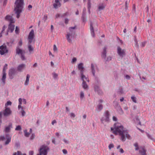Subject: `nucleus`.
<instances>
[{
  "instance_id": "nucleus-1",
  "label": "nucleus",
  "mask_w": 155,
  "mask_h": 155,
  "mask_svg": "<svg viewBox=\"0 0 155 155\" xmlns=\"http://www.w3.org/2000/svg\"><path fill=\"white\" fill-rule=\"evenodd\" d=\"M111 130L112 133L115 135H119L120 137V140L124 141L126 138L128 139H131V137L128 134L127 130L124 128L123 126L120 123H115L114 127H111Z\"/></svg>"
},
{
  "instance_id": "nucleus-2",
  "label": "nucleus",
  "mask_w": 155,
  "mask_h": 155,
  "mask_svg": "<svg viewBox=\"0 0 155 155\" xmlns=\"http://www.w3.org/2000/svg\"><path fill=\"white\" fill-rule=\"evenodd\" d=\"M16 7L15 8V13L16 14V17L18 18L20 16V14L22 11L23 7V0H16L15 2Z\"/></svg>"
},
{
  "instance_id": "nucleus-3",
  "label": "nucleus",
  "mask_w": 155,
  "mask_h": 155,
  "mask_svg": "<svg viewBox=\"0 0 155 155\" xmlns=\"http://www.w3.org/2000/svg\"><path fill=\"white\" fill-rule=\"evenodd\" d=\"M75 28L76 26L70 27L69 29V31L67 32L66 37L69 43H71L72 39L74 38L75 33L74 29Z\"/></svg>"
},
{
  "instance_id": "nucleus-4",
  "label": "nucleus",
  "mask_w": 155,
  "mask_h": 155,
  "mask_svg": "<svg viewBox=\"0 0 155 155\" xmlns=\"http://www.w3.org/2000/svg\"><path fill=\"white\" fill-rule=\"evenodd\" d=\"M49 150L48 146H42L39 150V153L37 155H47Z\"/></svg>"
},
{
  "instance_id": "nucleus-5",
  "label": "nucleus",
  "mask_w": 155,
  "mask_h": 155,
  "mask_svg": "<svg viewBox=\"0 0 155 155\" xmlns=\"http://www.w3.org/2000/svg\"><path fill=\"white\" fill-rule=\"evenodd\" d=\"M107 48L104 47L103 48V51L102 53L101 56L104 59L105 61H109L111 60V57L110 56H107L106 58Z\"/></svg>"
},
{
  "instance_id": "nucleus-6",
  "label": "nucleus",
  "mask_w": 155,
  "mask_h": 155,
  "mask_svg": "<svg viewBox=\"0 0 155 155\" xmlns=\"http://www.w3.org/2000/svg\"><path fill=\"white\" fill-rule=\"evenodd\" d=\"M34 38V32L33 29L31 30L28 36V42L31 43L33 42V43H35Z\"/></svg>"
},
{
  "instance_id": "nucleus-7",
  "label": "nucleus",
  "mask_w": 155,
  "mask_h": 155,
  "mask_svg": "<svg viewBox=\"0 0 155 155\" xmlns=\"http://www.w3.org/2000/svg\"><path fill=\"white\" fill-rule=\"evenodd\" d=\"M16 53L17 54L21 55V57L22 60H25L24 56L25 54V51L21 50L18 47H17L16 49Z\"/></svg>"
},
{
  "instance_id": "nucleus-8",
  "label": "nucleus",
  "mask_w": 155,
  "mask_h": 155,
  "mask_svg": "<svg viewBox=\"0 0 155 155\" xmlns=\"http://www.w3.org/2000/svg\"><path fill=\"white\" fill-rule=\"evenodd\" d=\"M81 78L83 81L82 84L83 88L84 89H87L88 87L86 83V81H87L88 82H89V79L87 77H86L85 76V77H83V78Z\"/></svg>"
},
{
  "instance_id": "nucleus-9",
  "label": "nucleus",
  "mask_w": 155,
  "mask_h": 155,
  "mask_svg": "<svg viewBox=\"0 0 155 155\" xmlns=\"http://www.w3.org/2000/svg\"><path fill=\"white\" fill-rule=\"evenodd\" d=\"M110 114L108 111H105L104 117L101 119V121L103 123L104 122H108L109 120Z\"/></svg>"
},
{
  "instance_id": "nucleus-10",
  "label": "nucleus",
  "mask_w": 155,
  "mask_h": 155,
  "mask_svg": "<svg viewBox=\"0 0 155 155\" xmlns=\"http://www.w3.org/2000/svg\"><path fill=\"white\" fill-rule=\"evenodd\" d=\"M136 150H139V153L140 155H147L146 150L143 147H139V146H135Z\"/></svg>"
},
{
  "instance_id": "nucleus-11",
  "label": "nucleus",
  "mask_w": 155,
  "mask_h": 155,
  "mask_svg": "<svg viewBox=\"0 0 155 155\" xmlns=\"http://www.w3.org/2000/svg\"><path fill=\"white\" fill-rule=\"evenodd\" d=\"M78 70L80 71L81 74V78H83V77H85V75L84 74V67H83V64L82 63H79L78 65Z\"/></svg>"
},
{
  "instance_id": "nucleus-12",
  "label": "nucleus",
  "mask_w": 155,
  "mask_h": 155,
  "mask_svg": "<svg viewBox=\"0 0 155 155\" xmlns=\"http://www.w3.org/2000/svg\"><path fill=\"white\" fill-rule=\"evenodd\" d=\"M104 101L102 99H99L97 102V111H101L103 107Z\"/></svg>"
},
{
  "instance_id": "nucleus-13",
  "label": "nucleus",
  "mask_w": 155,
  "mask_h": 155,
  "mask_svg": "<svg viewBox=\"0 0 155 155\" xmlns=\"http://www.w3.org/2000/svg\"><path fill=\"white\" fill-rule=\"evenodd\" d=\"M0 54L2 55L7 53L8 52L6 46L5 45H2L0 46Z\"/></svg>"
},
{
  "instance_id": "nucleus-14",
  "label": "nucleus",
  "mask_w": 155,
  "mask_h": 155,
  "mask_svg": "<svg viewBox=\"0 0 155 155\" xmlns=\"http://www.w3.org/2000/svg\"><path fill=\"white\" fill-rule=\"evenodd\" d=\"M117 52L118 55L121 57H122L125 55V50L119 47H117Z\"/></svg>"
},
{
  "instance_id": "nucleus-15",
  "label": "nucleus",
  "mask_w": 155,
  "mask_h": 155,
  "mask_svg": "<svg viewBox=\"0 0 155 155\" xmlns=\"http://www.w3.org/2000/svg\"><path fill=\"white\" fill-rule=\"evenodd\" d=\"M5 109L3 113V114L5 116H8L12 114V111L9 108L5 107Z\"/></svg>"
},
{
  "instance_id": "nucleus-16",
  "label": "nucleus",
  "mask_w": 155,
  "mask_h": 155,
  "mask_svg": "<svg viewBox=\"0 0 155 155\" xmlns=\"http://www.w3.org/2000/svg\"><path fill=\"white\" fill-rule=\"evenodd\" d=\"M5 19L6 20L10 21L11 23H14L15 22V21L12 18V17L10 15H7L6 16Z\"/></svg>"
},
{
  "instance_id": "nucleus-17",
  "label": "nucleus",
  "mask_w": 155,
  "mask_h": 155,
  "mask_svg": "<svg viewBox=\"0 0 155 155\" xmlns=\"http://www.w3.org/2000/svg\"><path fill=\"white\" fill-rule=\"evenodd\" d=\"M15 70L13 68H11L9 70V75L10 78H13L12 76L15 74Z\"/></svg>"
},
{
  "instance_id": "nucleus-18",
  "label": "nucleus",
  "mask_w": 155,
  "mask_h": 155,
  "mask_svg": "<svg viewBox=\"0 0 155 155\" xmlns=\"http://www.w3.org/2000/svg\"><path fill=\"white\" fill-rule=\"evenodd\" d=\"M53 5L54 8H56L60 7L61 6V4L59 0H55V3L53 4Z\"/></svg>"
},
{
  "instance_id": "nucleus-19",
  "label": "nucleus",
  "mask_w": 155,
  "mask_h": 155,
  "mask_svg": "<svg viewBox=\"0 0 155 155\" xmlns=\"http://www.w3.org/2000/svg\"><path fill=\"white\" fill-rule=\"evenodd\" d=\"M12 127V124L9 123L7 126L5 127L4 131L6 133H9L10 131V129Z\"/></svg>"
},
{
  "instance_id": "nucleus-20",
  "label": "nucleus",
  "mask_w": 155,
  "mask_h": 155,
  "mask_svg": "<svg viewBox=\"0 0 155 155\" xmlns=\"http://www.w3.org/2000/svg\"><path fill=\"white\" fill-rule=\"evenodd\" d=\"M12 24L10 23L9 25L8 31H10L12 32L14 31L15 26Z\"/></svg>"
},
{
  "instance_id": "nucleus-21",
  "label": "nucleus",
  "mask_w": 155,
  "mask_h": 155,
  "mask_svg": "<svg viewBox=\"0 0 155 155\" xmlns=\"http://www.w3.org/2000/svg\"><path fill=\"white\" fill-rule=\"evenodd\" d=\"M6 137V140L5 142V144L6 145L8 144L11 141V137L9 136V135L8 134L5 135Z\"/></svg>"
},
{
  "instance_id": "nucleus-22",
  "label": "nucleus",
  "mask_w": 155,
  "mask_h": 155,
  "mask_svg": "<svg viewBox=\"0 0 155 155\" xmlns=\"http://www.w3.org/2000/svg\"><path fill=\"white\" fill-rule=\"evenodd\" d=\"M25 67V65L24 64H20L17 67L18 70L19 71H21Z\"/></svg>"
},
{
  "instance_id": "nucleus-23",
  "label": "nucleus",
  "mask_w": 155,
  "mask_h": 155,
  "mask_svg": "<svg viewBox=\"0 0 155 155\" xmlns=\"http://www.w3.org/2000/svg\"><path fill=\"white\" fill-rule=\"evenodd\" d=\"M31 43H29V42H28V48L30 53H31L32 52H33L34 51V48L31 44Z\"/></svg>"
},
{
  "instance_id": "nucleus-24",
  "label": "nucleus",
  "mask_w": 155,
  "mask_h": 155,
  "mask_svg": "<svg viewBox=\"0 0 155 155\" xmlns=\"http://www.w3.org/2000/svg\"><path fill=\"white\" fill-rule=\"evenodd\" d=\"M93 24L91 23L90 25V30L91 32V35L93 37H95L94 32L93 29Z\"/></svg>"
},
{
  "instance_id": "nucleus-25",
  "label": "nucleus",
  "mask_w": 155,
  "mask_h": 155,
  "mask_svg": "<svg viewBox=\"0 0 155 155\" xmlns=\"http://www.w3.org/2000/svg\"><path fill=\"white\" fill-rule=\"evenodd\" d=\"M30 78V76L28 74L26 76V80L24 83V84L25 85H27L28 84Z\"/></svg>"
},
{
  "instance_id": "nucleus-26",
  "label": "nucleus",
  "mask_w": 155,
  "mask_h": 155,
  "mask_svg": "<svg viewBox=\"0 0 155 155\" xmlns=\"http://www.w3.org/2000/svg\"><path fill=\"white\" fill-rule=\"evenodd\" d=\"M6 78V74L5 72H3V76L2 80L4 84L5 83V79Z\"/></svg>"
},
{
  "instance_id": "nucleus-27",
  "label": "nucleus",
  "mask_w": 155,
  "mask_h": 155,
  "mask_svg": "<svg viewBox=\"0 0 155 155\" xmlns=\"http://www.w3.org/2000/svg\"><path fill=\"white\" fill-rule=\"evenodd\" d=\"M22 99L21 98H19L18 99V101H19V104L18 106V108L19 110L21 108H23L21 106V105L22 104Z\"/></svg>"
},
{
  "instance_id": "nucleus-28",
  "label": "nucleus",
  "mask_w": 155,
  "mask_h": 155,
  "mask_svg": "<svg viewBox=\"0 0 155 155\" xmlns=\"http://www.w3.org/2000/svg\"><path fill=\"white\" fill-rule=\"evenodd\" d=\"M105 6V5L104 3L100 4L98 7V9L100 10H103Z\"/></svg>"
},
{
  "instance_id": "nucleus-29",
  "label": "nucleus",
  "mask_w": 155,
  "mask_h": 155,
  "mask_svg": "<svg viewBox=\"0 0 155 155\" xmlns=\"http://www.w3.org/2000/svg\"><path fill=\"white\" fill-rule=\"evenodd\" d=\"M24 135L25 137H29L30 134V133L27 132V130H24Z\"/></svg>"
},
{
  "instance_id": "nucleus-30",
  "label": "nucleus",
  "mask_w": 155,
  "mask_h": 155,
  "mask_svg": "<svg viewBox=\"0 0 155 155\" xmlns=\"http://www.w3.org/2000/svg\"><path fill=\"white\" fill-rule=\"evenodd\" d=\"M12 104V103L10 101H8L5 104V107H8L7 106H11Z\"/></svg>"
},
{
  "instance_id": "nucleus-31",
  "label": "nucleus",
  "mask_w": 155,
  "mask_h": 155,
  "mask_svg": "<svg viewBox=\"0 0 155 155\" xmlns=\"http://www.w3.org/2000/svg\"><path fill=\"white\" fill-rule=\"evenodd\" d=\"M131 99L132 100L133 102L135 103H137V98L134 96H131Z\"/></svg>"
},
{
  "instance_id": "nucleus-32",
  "label": "nucleus",
  "mask_w": 155,
  "mask_h": 155,
  "mask_svg": "<svg viewBox=\"0 0 155 155\" xmlns=\"http://www.w3.org/2000/svg\"><path fill=\"white\" fill-rule=\"evenodd\" d=\"M84 97V94L83 92L81 91L80 94V98L82 100Z\"/></svg>"
},
{
  "instance_id": "nucleus-33",
  "label": "nucleus",
  "mask_w": 155,
  "mask_h": 155,
  "mask_svg": "<svg viewBox=\"0 0 155 155\" xmlns=\"http://www.w3.org/2000/svg\"><path fill=\"white\" fill-rule=\"evenodd\" d=\"M20 109H21L20 112L21 113V115L22 116H24L25 114V112L23 110V108H21Z\"/></svg>"
},
{
  "instance_id": "nucleus-34",
  "label": "nucleus",
  "mask_w": 155,
  "mask_h": 155,
  "mask_svg": "<svg viewBox=\"0 0 155 155\" xmlns=\"http://www.w3.org/2000/svg\"><path fill=\"white\" fill-rule=\"evenodd\" d=\"M103 92L102 90L99 88L97 87V94L99 95L102 94Z\"/></svg>"
},
{
  "instance_id": "nucleus-35",
  "label": "nucleus",
  "mask_w": 155,
  "mask_h": 155,
  "mask_svg": "<svg viewBox=\"0 0 155 155\" xmlns=\"http://www.w3.org/2000/svg\"><path fill=\"white\" fill-rule=\"evenodd\" d=\"M118 92L119 94H122L124 93V91L123 88L122 87H120L119 88L118 91Z\"/></svg>"
},
{
  "instance_id": "nucleus-36",
  "label": "nucleus",
  "mask_w": 155,
  "mask_h": 155,
  "mask_svg": "<svg viewBox=\"0 0 155 155\" xmlns=\"http://www.w3.org/2000/svg\"><path fill=\"white\" fill-rule=\"evenodd\" d=\"M21 130V127L20 125L17 126L15 129L16 130Z\"/></svg>"
},
{
  "instance_id": "nucleus-37",
  "label": "nucleus",
  "mask_w": 155,
  "mask_h": 155,
  "mask_svg": "<svg viewBox=\"0 0 155 155\" xmlns=\"http://www.w3.org/2000/svg\"><path fill=\"white\" fill-rule=\"evenodd\" d=\"M5 140V137L4 136H0V141H4Z\"/></svg>"
},
{
  "instance_id": "nucleus-38",
  "label": "nucleus",
  "mask_w": 155,
  "mask_h": 155,
  "mask_svg": "<svg viewBox=\"0 0 155 155\" xmlns=\"http://www.w3.org/2000/svg\"><path fill=\"white\" fill-rule=\"evenodd\" d=\"M12 155H22L21 152L20 151H18L17 153H13Z\"/></svg>"
},
{
  "instance_id": "nucleus-39",
  "label": "nucleus",
  "mask_w": 155,
  "mask_h": 155,
  "mask_svg": "<svg viewBox=\"0 0 155 155\" xmlns=\"http://www.w3.org/2000/svg\"><path fill=\"white\" fill-rule=\"evenodd\" d=\"M7 64H5L3 68V72H5V70L7 69Z\"/></svg>"
},
{
  "instance_id": "nucleus-40",
  "label": "nucleus",
  "mask_w": 155,
  "mask_h": 155,
  "mask_svg": "<svg viewBox=\"0 0 155 155\" xmlns=\"http://www.w3.org/2000/svg\"><path fill=\"white\" fill-rule=\"evenodd\" d=\"M91 68L92 71V73L94 76L95 71L94 70V67L93 64H91Z\"/></svg>"
},
{
  "instance_id": "nucleus-41",
  "label": "nucleus",
  "mask_w": 155,
  "mask_h": 155,
  "mask_svg": "<svg viewBox=\"0 0 155 155\" xmlns=\"http://www.w3.org/2000/svg\"><path fill=\"white\" fill-rule=\"evenodd\" d=\"M147 136L148 137L151 139V140H153V137H152V136L151 135H150L149 134L147 133Z\"/></svg>"
},
{
  "instance_id": "nucleus-42",
  "label": "nucleus",
  "mask_w": 155,
  "mask_h": 155,
  "mask_svg": "<svg viewBox=\"0 0 155 155\" xmlns=\"http://www.w3.org/2000/svg\"><path fill=\"white\" fill-rule=\"evenodd\" d=\"M134 41L135 42V46L136 47L138 48V45L137 40L136 39H135Z\"/></svg>"
},
{
  "instance_id": "nucleus-43",
  "label": "nucleus",
  "mask_w": 155,
  "mask_h": 155,
  "mask_svg": "<svg viewBox=\"0 0 155 155\" xmlns=\"http://www.w3.org/2000/svg\"><path fill=\"white\" fill-rule=\"evenodd\" d=\"M57 48L55 45H54L53 46V50L54 51H57Z\"/></svg>"
},
{
  "instance_id": "nucleus-44",
  "label": "nucleus",
  "mask_w": 155,
  "mask_h": 155,
  "mask_svg": "<svg viewBox=\"0 0 155 155\" xmlns=\"http://www.w3.org/2000/svg\"><path fill=\"white\" fill-rule=\"evenodd\" d=\"M70 117L71 118H74L75 117V114L73 113H71L70 114Z\"/></svg>"
},
{
  "instance_id": "nucleus-45",
  "label": "nucleus",
  "mask_w": 155,
  "mask_h": 155,
  "mask_svg": "<svg viewBox=\"0 0 155 155\" xmlns=\"http://www.w3.org/2000/svg\"><path fill=\"white\" fill-rule=\"evenodd\" d=\"M35 134H32L30 137V139L33 140V139H34L35 138Z\"/></svg>"
},
{
  "instance_id": "nucleus-46",
  "label": "nucleus",
  "mask_w": 155,
  "mask_h": 155,
  "mask_svg": "<svg viewBox=\"0 0 155 155\" xmlns=\"http://www.w3.org/2000/svg\"><path fill=\"white\" fill-rule=\"evenodd\" d=\"M19 29L17 27H16L15 30V32L16 33L18 34L19 33Z\"/></svg>"
},
{
  "instance_id": "nucleus-47",
  "label": "nucleus",
  "mask_w": 155,
  "mask_h": 155,
  "mask_svg": "<svg viewBox=\"0 0 155 155\" xmlns=\"http://www.w3.org/2000/svg\"><path fill=\"white\" fill-rule=\"evenodd\" d=\"M127 80H129L130 79V76L128 75H126L125 76Z\"/></svg>"
},
{
  "instance_id": "nucleus-48",
  "label": "nucleus",
  "mask_w": 155,
  "mask_h": 155,
  "mask_svg": "<svg viewBox=\"0 0 155 155\" xmlns=\"http://www.w3.org/2000/svg\"><path fill=\"white\" fill-rule=\"evenodd\" d=\"M62 151H63V153L64 154H66L67 153H68L67 151V150H66L65 149H63L62 150Z\"/></svg>"
},
{
  "instance_id": "nucleus-49",
  "label": "nucleus",
  "mask_w": 155,
  "mask_h": 155,
  "mask_svg": "<svg viewBox=\"0 0 155 155\" xmlns=\"http://www.w3.org/2000/svg\"><path fill=\"white\" fill-rule=\"evenodd\" d=\"M146 44V42H142L141 43V47H144L145 45Z\"/></svg>"
},
{
  "instance_id": "nucleus-50",
  "label": "nucleus",
  "mask_w": 155,
  "mask_h": 155,
  "mask_svg": "<svg viewBox=\"0 0 155 155\" xmlns=\"http://www.w3.org/2000/svg\"><path fill=\"white\" fill-rule=\"evenodd\" d=\"M22 41L21 40L19 41L18 43V45L20 46H21L22 45Z\"/></svg>"
},
{
  "instance_id": "nucleus-51",
  "label": "nucleus",
  "mask_w": 155,
  "mask_h": 155,
  "mask_svg": "<svg viewBox=\"0 0 155 155\" xmlns=\"http://www.w3.org/2000/svg\"><path fill=\"white\" fill-rule=\"evenodd\" d=\"M113 120L114 121H116L117 120V118L115 116H113Z\"/></svg>"
},
{
  "instance_id": "nucleus-52",
  "label": "nucleus",
  "mask_w": 155,
  "mask_h": 155,
  "mask_svg": "<svg viewBox=\"0 0 155 155\" xmlns=\"http://www.w3.org/2000/svg\"><path fill=\"white\" fill-rule=\"evenodd\" d=\"M53 77L54 78H56L58 77V74L55 73L53 74Z\"/></svg>"
},
{
  "instance_id": "nucleus-53",
  "label": "nucleus",
  "mask_w": 155,
  "mask_h": 155,
  "mask_svg": "<svg viewBox=\"0 0 155 155\" xmlns=\"http://www.w3.org/2000/svg\"><path fill=\"white\" fill-rule=\"evenodd\" d=\"M29 155H33L34 152L33 151H29Z\"/></svg>"
},
{
  "instance_id": "nucleus-54",
  "label": "nucleus",
  "mask_w": 155,
  "mask_h": 155,
  "mask_svg": "<svg viewBox=\"0 0 155 155\" xmlns=\"http://www.w3.org/2000/svg\"><path fill=\"white\" fill-rule=\"evenodd\" d=\"M22 102L25 104L27 103L25 99H23L22 101Z\"/></svg>"
},
{
  "instance_id": "nucleus-55",
  "label": "nucleus",
  "mask_w": 155,
  "mask_h": 155,
  "mask_svg": "<svg viewBox=\"0 0 155 155\" xmlns=\"http://www.w3.org/2000/svg\"><path fill=\"white\" fill-rule=\"evenodd\" d=\"M119 151L121 153H123L124 152V151L122 148H121L119 149Z\"/></svg>"
},
{
  "instance_id": "nucleus-56",
  "label": "nucleus",
  "mask_w": 155,
  "mask_h": 155,
  "mask_svg": "<svg viewBox=\"0 0 155 155\" xmlns=\"http://www.w3.org/2000/svg\"><path fill=\"white\" fill-rule=\"evenodd\" d=\"M68 22V18H66L65 20V23L66 24H67Z\"/></svg>"
},
{
  "instance_id": "nucleus-57",
  "label": "nucleus",
  "mask_w": 155,
  "mask_h": 155,
  "mask_svg": "<svg viewBox=\"0 0 155 155\" xmlns=\"http://www.w3.org/2000/svg\"><path fill=\"white\" fill-rule=\"evenodd\" d=\"M77 60V59L75 58H74L72 60V62H75Z\"/></svg>"
},
{
  "instance_id": "nucleus-58",
  "label": "nucleus",
  "mask_w": 155,
  "mask_h": 155,
  "mask_svg": "<svg viewBox=\"0 0 155 155\" xmlns=\"http://www.w3.org/2000/svg\"><path fill=\"white\" fill-rule=\"evenodd\" d=\"M57 122L55 120H54L52 121L51 124L53 125H54V124L56 123Z\"/></svg>"
},
{
  "instance_id": "nucleus-59",
  "label": "nucleus",
  "mask_w": 155,
  "mask_h": 155,
  "mask_svg": "<svg viewBox=\"0 0 155 155\" xmlns=\"http://www.w3.org/2000/svg\"><path fill=\"white\" fill-rule=\"evenodd\" d=\"M37 66V64L36 63H35V64L33 65V67L34 68H35Z\"/></svg>"
},
{
  "instance_id": "nucleus-60",
  "label": "nucleus",
  "mask_w": 155,
  "mask_h": 155,
  "mask_svg": "<svg viewBox=\"0 0 155 155\" xmlns=\"http://www.w3.org/2000/svg\"><path fill=\"white\" fill-rule=\"evenodd\" d=\"M32 7V5H30L28 6V8L29 9H30V8H31Z\"/></svg>"
},
{
  "instance_id": "nucleus-61",
  "label": "nucleus",
  "mask_w": 155,
  "mask_h": 155,
  "mask_svg": "<svg viewBox=\"0 0 155 155\" xmlns=\"http://www.w3.org/2000/svg\"><path fill=\"white\" fill-rule=\"evenodd\" d=\"M5 26H3V29H2V32H3V31L5 30Z\"/></svg>"
},
{
  "instance_id": "nucleus-62",
  "label": "nucleus",
  "mask_w": 155,
  "mask_h": 155,
  "mask_svg": "<svg viewBox=\"0 0 155 155\" xmlns=\"http://www.w3.org/2000/svg\"><path fill=\"white\" fill-rule=\"evenodd\" d=\"M55 135L58 137H59V133H58V132L56 133H55Z\"/></svg>"
},
{
  "instance_id": "nucleus-63",
  "label": "nucleus",
  "mask_w": 155,
  "mask_h": 155,
  "mask_svg": "<svg viewBox=\"0 0 155 155\" xmlns=\"http://www.w3.org/2000/svg\"><path fill=\"white\" fill-rule=\"evenodd\" d=\"M110 137L111 139H113L114 138V136L112 134L110 135Z\"/></svg>"
},
{
  "instance_id": "nucleus-64",
  "label": "nucleus",
  "mask_w": 155,
  "mask_h": 155,
  "mask_svg": "<svg viewBox=\"0 0 155 155\" xmlns=\"http://www.w3.org/2000/svg\"><path fill=\"white\" fill-rule=\"evenodd\" d=\"M53 28H54L53 26L52 25H51V31L53 30Z\"/></svg>"
}]
</instances>
